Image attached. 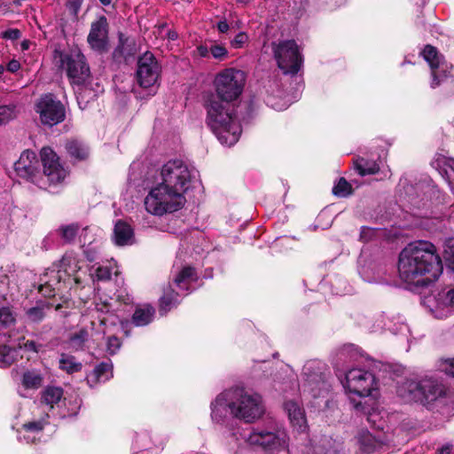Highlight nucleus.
I'll use <instances>...</instances> for the list:
<instances>
[{
	"mask_svg": "<svg viewBox=\"0 0 454 454\" xmlns=\"http://www.w3.org/2000/svg\"><path fill=\"white\" fill-rule=\"evenodd\" d=\"M442 265L434 244L419 240L405 247L399 254L398 273L402 280L425 286L438 278Z\"/></svg>",
	"mask_w": 454,
	"mask_h": 454,
	"instance_id": "f257e3e1",
	"label": "nucleus"
},
{
	"mask_svg": "<svg viewBox=\"0 0 454 454\" xmlns=\"http://www.w3.org/2000/svg\"><path fill=\"white\" fill-rule=\"evenodd\" d=\"M262 413L261 396L242 387L225 390L211 403V418L216 423L223 422L229 415L253 422Z\"/></svg>",
	"mask_w": 454,
	"mask_h": 454,
	"instance_id": "f03ea898",
	"label": "nucleus"
},
{
	"mask_svg": "<svg viewBox=\"0 0 454 454\" xmlns=\"http://www.w3.org/2000/svg\"><path fill=\"white\" fill-rule=\"evenodd\" d=\"M41 158L43 166L42 174L35 153L29 150L24 151L14 163L17 175L41 188L44 185L43 178H46L50 184L62 183L67 172L59 163L57 154L51 148L44 147L41 150Z\"/></svg>",
	"mask_w": 454,
	"mask_h": 454,
	"instance_id": "7ed1b4c3",
	"label": "nucleus"
},
{
	"mask_svg": "<svg viewBox=\"0 0 454 454\" xmlns=\"http://www.w3.org/2000/svg\"><path fill=\"white\" fill-rule=\"evenodd\" d=\"M206 122L222 145H235L241 134V127L228 102L210 95L205 102Z\"/></svg>",
	"mask_w": 454,
	"mask_h": 454,
	"instance_id": "20e7f679",
	"label": "nucleus"
},
{
	"mask_svg": "<svg viewBox=\"0 0 454 454\" xmlns=\"http://www.w3.org/2000/svg\"><path fill=\"white\" fill-rule=\"evenodd\" d=\"M184 193L166 184L159 183L145 199V209L154 215H162L179 210L185 204Z\"/></svg>",
	"mask_w": 454,
	"mask_h": 454,
	"instance_id": "39448f33",
	"label": "nucleus"
},
{
	"mask_svg": "<svg viewBox=\"0 0 454 454\" xmlns=\"http://www.w3.org/2000/svg\"><path fill=\"white\" fill-rule=\"evenodd\" d=\"M54 60L60 69L66 71L70 82L74 85H83L90 77L86 58L78 48L63 51H55Z\"/></svg>",
	"mask_w": 454,
	"mask_h": 454,
	"instance_id": "423d86ee",
	"label": "nucleus"
},
{
	"mask_svg": "<svg viewBox=\"0 0 454 454\" xmlns=\"http://www.w3.org/2000/svg\"><path fill=\"white\" fill-rule=\"evenodd\" d=\"M442 387L432 378H423L419 380L407 379L397 387V395L405 402H416L423 404L435 400L442 395Z\"/></svg>",
	"mask_w": 454,
	"mask_h": 454,
	"instance_id": "0eeeda50",
	"label": "nucleus"
},
{
	"mask_svg": "<svg viewBox=\"0 0 454 454\" xmlns=\"http://www.w3.org/2000/svg\"><path fill=\"white\" fill-rule=\"evenodd\" d=\"M246 74L236 68H225L218 73L214 81L215 97L225 102L239 98L246 84Z\"/></svg>",
	"mask_w": 454,
	"mask_h": 454,
	"instance_id": "6e6552de",
	"label": "nucleus"
},
{
	"mask_svg": "<svg viewBox=\"0 0 454 454\" xmlns=\"http://www.w3.org/2000/svg\"><path fill=\"white\" fill-rule=\"evenodd\" d=\"M326 365L317 360L308 361L302 369L301 390L314 398L324 396L330 389Z\"/></svg>",
	"mask_w": 454,
	"mask_h": 454,
	"instance_id": "1a4fd4ad",
	"label": "nucleus"
},
{
	"mask_svg": "<svg viewBox=\"0 0 454 454\" xmlns=\"http://www.w3.org/2000/svg\"><path fill=\"white\" fill-rule=\"evenodd\" d=\"M197 176V170L181 160H168L160 170V183L185 193Z\"/></svg>",
	"mask_w": 454,
	"mask_h": 454,
	"instance_id": "9d476101",
	"label": "nucleus"
},
{
	"mask_svg": "<svg viewBox=\"0 0 454 454\" xmlns=\"http://www.w3.org/2000/svg\"><path fill=\"white\" fill-rule=\"evenodd\" d=\"M274 57L278 67L285 74H295L301 66V57L298 46L294 40H286L272 43Z\"/></svg>",
	"mask_w": 454,
	"mask_h": 454,
	"instance_id": "9b49d317",
	"label": "nucleus"
},
{
	"mask_svg": "<svg viewBox=\"0 0 454 454\" xmlns=\"http://www.w3.org/2000/svg\"><path fill=\"white\" fill-rule=\"evenodd\" d=\"M250 445L260 446L268 450L286 449L288 445V435L285 429L278 428L274 431L253 430L245 436Z\"/></svg>",
	"mask_w": 454,
	"mask_h": 454,
	"instance_id": "f8f14e48",
	"label": "nucleus"
},
{
	"mask_svg": "<svg viewBox=\"0 0 454 454\" xmlns=\"http://www.w3.org/2000/svg\"><path fill=\"white\" fill-rule=\"evenodd\" d=\"M160 74V66L153 54L145 52L137 61V80L140 87L150 89L151 92L155 93Z\"/></svg>",
	"mask_w": 454,
	"mask_h": 454,
	"instance_id": "ddd939ff",
	"label": "nucleus"
},
{
	"mask_svg": "<svg viewBox=\"0 0 454 454\" xmlns=\"http://www.w3.org/2000/svg\"><path fill=\"white\" fill-rule=\"evenodd\" d=\"M344 387L349 392L359 397L368 396L376 388L374 375L365 370L355 368L346 374Z\"/></svg>",
	"mask_w": 454,
	"mask_h": 454,
	"instance_id": "4468645a",
	"label": "nucleus"
},
{
	"mask_svg": "<svg viewBox=\"0 0 454 454\" xmlns=\"http://www.w3.org/2000/svg\"><path fill=\"white\" fill-rule=\"evenodd\" d=\"M35 112L43 124L54 126L65 119V108L51 94L42 96L35 104Z\"/></svg>",
	"mask_w": 454,
	"mask_h": 454,
	"instance_id": "2eb2a0df",
	"label": "nucleus"
},
{
	"mask_svg": "<svg viewBox=\"0 0 454 454\" xmlns=\"http://www.w3.org/2000/svg\"><path fill=\"white\" fill-rule=\"evenodd\" d=\"M107 39L108 22L105 16H100L91 23L87 40L93 50L104 51L106 50Z\"/></svg>",
	"mask_w": 454,
	"mask_h": 454,
	"instance_id": "dca6fc26",
	"label": "nucleus"
},
{
	"mask_svg": "<svg viewBox=\"0 0 454 454\" xmlns=\"http://www.w3.org/2000/svg\"><path fill=\"white\" fill-rule=\"evenodd\" d=\"M434 317L444 319L454 313V288L448 292L439 293L434 297V305L431 308Z\"/></svg>",
	"mask_w": 454,
	"mask_h": 454,
	"instance_id": "f3484780",
	"label": "nucleus"
},
{
	"mask_svg": "<svg viewBox=\"0 0 454 454\" xmlns=\"http://www.w3.org/2000/svg\"><path fill=\"white\" fill-rule=\"evenodd\" d=\"M44 278H42L43 284L41 286L40 291L45 295L54 296L55 291L60 290L61 281L66 282V277L55 267V265L49 269L44 274Z\"/></svg>",
	"mask_w": 454,
	"mask_h": 454,
	"instance_id": "a211bd4d",
	"label": "nucleus"
},
{
	"mask_svg": "<svg viewBox=\"0 0 454 454\" xmlns=\"http://www.w3.org/2000/svg\"><path fill=\"white\" fill-rule=\"evenodd\" d=\"M284 407L293 427L299 432H304L307 420L303 409L294 401L286 402Z\"/></svg>",
	"mask_w": 454,
	"mask_h": 454,
	"instance_id": "6ab92c4d",
	"label": "nucleus"
},
{
	"mask_svg": "<svg viewBox=\"0 0 454 454\" xmlns=\"http://www.w3.org/2000/svg\"><path fill=\"white\" fill-rule=\"evenodd\" d=\"M114 241L117 246H129L134 242V231L129 224L118 221L114 230Z\"/></svg>",
	"mask_w": 454,
	"mask_h": 454,
	"instance_id": "aec40b11",
	"label": "nucleus"
},
{
	"mask_svg": "<svg viewBox=\"0 0 454 454\" xmlns=\"http://www.w3.org/2000/svg\"><path fill=\"white\" fill-rule=\"evenodd\" d=\"M55 267L69 280L71 277L74 276L80 270V261L77 256L73 253H67Z\"/></svg>",
	"mask_w": 454,
	"mask_h": 454,
	"instance_id": "412c9836",
	"label": "nucleus"
},
{
	"mask_svg": "<svg viewBox=\"0 0 454 454\" xmlns=\"http://www.w3.org/2000/svg\"><path fill=\"white\" fill-rule=\"evenodd\" d=\"M90 334L87 328H80L70 333L67 340V347L73 351L83 350L90 340Z\"/></svg>",
	"mask_w": 454,
	"mask_h": 454,
	"instance_id": "4be33fe9",
	"label": "nucleus"
},
{
	"mask_svg": "<svg viewBox=\"0 0 454 454\" xmlns=\"http://www.w3.org/2000/svg\"><path fill=\"white\" fill-rule=\"evenodd\" d=\"M440 175L448 182L450 187L454 192V160L439 158L436 160Z\"/></svg>",
	"mask_w": 454,
	"mask_h": 454,
	"instance_id": "5701e85b",
	"label": "nucleus"
},
{
	"mask_svg": "<svg viewBox=\"0 0 454 454\" xmlns=\"http://www.w3.org/2000/svg\"><path fill=\"white\" fill-rule=\"evenodd\" d=\"M154 313V309L150 305L137 308L132 317L133 323L137 326L146 325L153 320Z\"/></svg>",
	"mask_w": 454,
	"mask_h": 454,
	"instance_id": "b1692460",
	"label": "nucleus"
},
{
	"mask_svg": "<svg viewBox=\"0 0 454 454\" xmlns=\"http://www.w3.org/2000/svg\"><path fill=\"white\" fill-rule=\"evenodd\" d=\"M66 148L69 155L75 160H82L89 155L88 147L83 143L77 140L67 142Z\"/></svg>",
	"mask_w": 454,
	"mask_h": 454,
	"instance_id": "393cba45",
	"label": "nucleus"
},
{
	"mask_svg": "<svg viewBox=\"0 0 454 454\" xmlns=\"http://www.w3.org/2000/svg\"><path fill=\"white\" fill-rule=\"evenodd\" d=\"M113 365L110 363H101L92 372L90 380L94 382H105L113 377Z\"/></svg>",
	"mask_w": 454,
	"mask_h": 454,
	"instance_id": "a878e982",
	"label": "nucleus"
},
{
	"mask_svg": "<svg viewBox=\"0 0 454 454\" xmlns=\"http://www.w3.org/2000/svg\"><path fill=\"white\" fill-rule=\"evenodd\" d=\"M63 396V390L57 387H48L42 393V403L53 408L54 404L58 403Z\"/></svg>",
	"mask_w": 454,
	"mask_h": 454,
	"instance_id": "bb28decb",
	"label": "nucleus"
},
{
	"mask_svg": "<svg viewBox=\"0 0 454 454\" xmlns=\"http://www.w3.org/2000/svg\"><path fill=\"white\" fill-rule=\"evenodd\" d=\"M355 168L361 176L373 175L379 172L380 166L374 160L358 158L355 161Z\"/></svg>",
	"mask_w": 454,
	"mask_h": 454,
	"instance_id": "cd10ccee",
	"label": "nucleus"
},
{
	"mask_svg": "<svg viewBox=\"0 0 454 454\" xmlns=\"http://www.w3.org/2000/svg\"><path fill=\"white\" fill-rule=\"evenodd\" d=\"M177 303V293L172 289L165 291L163 296L160 298V313L161 315L166 314L173 307L176 306Z\"/></svg>",
	"mask_w": 454,
	"mask_h": 454,
	"instance_id": "c85d7f7f",
	"label": "nucleus"
},
{
	"mask_svg": "<svg viewBox=\"0 0 454 454\" xmlns=\"http://www.w3.org/2000/svg\"><path fill=\"white\" fill-rule=\"evenodd\" d=\"M20 113V107L17 104L0 106V125L14 120Z\"/></svg>",
	"mask_w": 454,
	"mask_h": 454,
	"instance_id": "c756f323",
	"label": "nucleus"
},
{
	"mask_svg": "<svg viewBox=\"0 0 454 454\" xmlns=\"http://www.w3.org/2000/svg\"><path fill=\"white\" fill-rule=\"evenodd\" d=\"M82 364L77 362L73 356L62 354L59 359V368L67 373L77 372L82 370Z\"/></svg>",
	"mask_w": 454,
	"mask_h": 454,
	"instance_id": "7c9ffc66",
	"label": "nucleus"
},
{
	"mask_svg": "<svg viewBox=\"0 0 454 454\" xmlns=\"http://www.w3.org/2000/svg\"><path fill=\"white\" fill-rule=\"evenodd\" d=\"M358 442L365 452L373 451L380 445L378 440L368 431H361L359 433Z\"/></svg>",
	"mask_w": 454,
	"mask_h": 454,
	"instance_id": "2f4dec72",
	"label": "nucleus"
},
{
	"mask_svg": "<svg viewBox=\"0 0 454 454\" xmlns=\"http://www.w3.org/2000/svg\"><path fill=\"white\" fill-rule=\"evenodd\" d=\"M48 310H50V307L46 304H42L28 309L26 311V316L29 322L37 324L46 317Z\"/></svg>",
	"mask_w": 454,
	"mask_h": 454,
	"instance_id": "473e14b6",
	"label": "nucleus"
},
{
	"mask_svg": "<svg viewBox=\"0 0 454 454\" xmlns=\"http://www.w3.org/2000/svg\"><path fill=\"white\" fill-rule=\"evenodd\" d=\"M43 378L36 371H27L22 377V384L26 388H38L41 387Z\"/></svg>",
	"mask_w": 454,
	"mask_h": 454,
	"instance_id": "72a5a7b5",
	"label": "nucleus"
},
{
	"mask_svg": "<svg viewBox=\"0 0 454 454\" xmlns=\"http://www.w3.org/2000/svg\"><path fill=\"white\" fill-rule=\"evenodd\" d=\"M425 60L429 64L432 70L436 69L440 66L441 56H439L436 49L431 45H427L422 51Z\"/></svg>",
	"mask_w": 454,
	"mask_h": 454,
	"instance_id": "f704fd0d",
	"label": "nucleus"
},
{
	"mask_svg": "<svg viewBox=\"0 0 454 454\" xmlns=\"http://www.w3.org/2000/svg\"><path fill=\"white\" fill-rule=\"evenodd\" d=\"M78 231L79 226L77 223L62 225L59 229V235L66 243L73 242L78 233Z\"/></svg>",
	"mask_w": 454,
	"mask_h": 454,
	"instance_id": "c9c22d12",
	"label": "nucleus"
},
{
	"mask_svg": "<svg viewBox=\"0 0 454 454\" xmlns=\"http://www.w3.org/2000/svg\"><path fill=\"white\" fill-rule=\"evenodd\" d=\"M16 350L7 345H0V367L10 366L15 359Z\"/></svg>",
	"mask_w": 454,
	"mask_h": 454,
	"instance_id": "e433bc0d",
	"label": "nucleus"
},
{
	"mask_svg": "<svg viewBox=\"0 0 454 454\" xmlns=\"http://www.w3.org/2000/svg\"><path fill=\"white\" fill-rule=\"evenodd\" d=\"M443 256L448 262L449 269L454 273V237L445 240Z\"/></svg>",
	"mask_w": 454,
	"mask_h": 454,
	"instance_id": "4c0bfd02",
	"label": "nucleus"
},
{
	"mask_svg": "<svg viewBox=\"0 0 454 454\" xmlns=\"http://www.w3.org/2000/svg\"><path fill=\"white\" fill-rule=\"evenodd\" d=\"M193 275L194 270L192 267H184L176 277L175 283L180 289H186V286Z\"/></svg>",
	"mask_w": 454,
	"mask_h": 454,
	"instance_id": "58836bf2",
	"label": "nucleus"
},
{
	"mask_svg": "<svg viewBox=\"0 0 454 454\" xmlns=\"http://www.w3.org/2000/svg\"><path fill=\"white\" fill-rule=\"evenodd\" d=\"M103 333L105 335H107L106 337V351L110 355H114L116 352L120 349L121 346V342L120 339L115 336V334H110L111 331L110 329H105L103 331Z\"/></svg>",
	"mask_w": 454,
	"mask_h": 454,
	"instance_id": "ea45409f",
	"label": "nucleus"
},
{
	"mask_svg": "<svg viewBox=\"0 0 454 454\" xmlns=\"http://www.w3.org/2000/svg\"><path fill=\"white\" fill-rule=\"evenodd\" d=\"M352 187L350 184L343 177L340 178L338 183L333 186V192L338 197H347L351 194Z\"/></svg>",
	"mask_w": 454,
	"mask_h": 454,
	"instance_id": "a19ab883",
	"label": "nucleus"
},
{
	"mask_svg": "<svg viewBox=\"0 0 454 454\" xmlns=\"http://www.w3.org/2000/svg\"><path fill=\"white\" fill-rule=\"evenodd\" d=\"M94 231L95 229H91L90 227H85L82 230L79 234V242L82 247H85L86 245L90 246L96 242L97 233Z\"/></svg>",
	"mask_w": 454,
	"mask_h": 454,
	"instance_id": "79ce46f5",
	"label": "nucleus"
},
{
	"mask_svg": "<svg viewBox=\"0 0 454 454\" xmlns=\"http://www.w3.org/2000/svg\"><path fill=\"white\" fill-rule=\"evenodd\" d=\"M44 424L43 420L28 422L22 426V429L27 434H39L43 429Z\"/></svg>",
	"mask_w": 454,
	"mask_h": 454,
	"instance_id": "37998d69",
	"label": "nucleus"
},
{
	"mask_svg": "<svg viewBox=\"0 0 454 454\" xmlns=\"http://www.w3.org/2000/svg\"><path fill=\"white\" fill-rule=\"evenodd\" d=\"M210 54L218 60H223L227 55V49L222 45L217 43H211L210 45Z\"/></svg>",
	"mask_w": 454,
	"mask_h": 454,
	"instance_id": "c03bdc74",
	"label": "nucleus"
},
{
	"mask_svg": "<svg viewBox=\"0 0 454 454\" xmlns=\"http://www.w3.org/2000/svg\"><path fill=\"white\" fill-rule=\"evenodd\" d=\"M302 454H335L333 450H325L321 445L309 443L302 450Z\"/></svg>",
	"mask_w": 454,
	"mask_h": 454,
	"instance_id": "a18cd8bd",
	"label": "nucleus"
},
{
	"mask_svg": "<svg viewBox=\"0 0 454 454\" xmlns=\"http://www.w3.org/2000/svg\"><path fill=\"white\" fill-rule=\"evenodd\" d=\"M248 36L245 33L238 34L235 38L231 41V45L234 48H241L247 42Z\"/></svg>",
	"mask_w": 454,
	"mask_h": 454,
	"instance_id": "49530a36",
	"label": "nucleus"
},
{
	"mask_svg": "<svg viewBox=\"0 0 454 454\" xmlns=\"http://www.w3.org/2000/svg\"><path fill=\"white\" fill-rule=\"evenodd\" d=\"M2 312L3 313L1 315L0 324L4 325H8L14 321V317L12 316L9 309L3 308Z\"/></svg>",
	"mask_w": 454,
	"mask_h": 454,
	"instance_id": "de8ad7c7",
	"label": "nucleus"
},
{
	"mask_svg": "<svg viewBox=\"0 0 454 454\" xmlns=\"http://www.w3.org/2000/svg\"><path fill=\"white\" fill-rule=\"evenodd\" d=\"M95 276L98 280H107L111 277V272L106 267H98L96 270Z\"/></svg>",
	"mask_w": 454,
	"mask_h": 454,
	"instance_id": "09e8293b",
	"label": "nucleus"
},
{
	"mask_svg": "<svg viewBox=\"0 0 454 454\" xmlns=\"http://www.w3.org/2000/svg\"><path fill=\"white\" fill-rule=\"evenodd\" d=\"M19 347H20V348H23L26 350L37 353L42 346L37 345L34 340H27L23 343H19Z\"/></svg>",
	"mask_w": 454,
	"mask_h": 454,
	"instance_id": "8fccbe9b",
	"label": "nucleus"
},
{
	"mask_svg": "<svg viewBox=\"0 0 454 454\" xmlns=\"http://www.w3.org/2000/svg\"><path fill=\"white\" fill-rule=\"evenodd\" d=\"M442 370L454 377V358L446 359L442 364Z\"/></svg>",
	"mask_w": 454,
	"mask_h": 454,
	"instance_id": "3c124183",
	"label": "nucleus"
},
{
	"mask_svg": "<svg viewBox=\"0 0 454 454\" xmlns=\"http://www.w3.org/2000/svg\"><path fill=\"white\" fill-rule=\"evenodd\" d=\"M4 39L16 40L20 37V31L17 28H11L2 33Z\"/></svg>",
	"mask_w": 454,
	"mask_h": 454,
	"instance_id": "603ef678",
	"label": "nucleus"
},
{
	"mask_svg": "<svg viewBox=\"0 0 454 454\" xmlns=\"http://www.w3.org/2000/svg\"><path fill=\"white\" fill-rule=\"evenodd\" d=\"M83 0H68L67 6L74 14H77Z\"/></svg>",
	"mask_w": 454,
	"mask_h": 454,
	"instance_id": "864d4df0",
	"label": "nucleus"
},
{
	"mask_svg": "<svg viewBox=\"0 0 454 454\" xmlns=\"http://www.w3.org/2000/svg\"><path fill=\"white\" fill-rule=\"evenodd\" d=\"M373 231L368 227H363L360 233V239L366 242L371 239V236L372 235Z\"/></svg>",
	"mask_w": 454,
	"mask_h": 454,
	"instance_id": "5fc2aeb1",
	"label": "nucleus"
},
{
	"mask_svg": "<svg viewBox=\"0 0 454 454\" xmlns=\"http://www.w3.org/2000/svg\"><path fill=\"white\" fill-rule=\"evenodd\" d=\"M442 75L439 74L435 69L432 70V82L431 87L435 88L440 85Z\"/></svg>",
	"mask_w": 454,
	"mask_h": 454,
	"instance_id": "6e6d98bb",
	"label": "nucleus"
},
{
	"mask_svg": "<svg viewBox=\"0 0 454 454\" xmlns=\"http://www.w3.org/2000/svg\"><path fill=\"white\" fill-rule=\"evenodd\" d=\"M111 308H112L111 304H109L108 302H106V301L98 302L96 304L97 310L101 313H108Z\"/></svg>",
	"mask_w": 454,
	"mask_h": 454,
	"instance_id": "4d7b16f0",
	"label": "nucleus"
},
{
	"mask_svg": "<svg viewBox=\"0 0 454 454\" xmlns=\"http://www.w3.org/2000/svg\"><path fill=\"white\" fill-rule=\"evenodd\" d=\"M197 51L200 57L206 58L208 57V55L210 54V46L207 47V45H200L197 48Z\"/></svg>",
	"mask_w": 454,
	"mask_h": 454,
	"instance_id": "13d9d810",
	"label": "nucleus"
},
{
	"mask_svg": "<svg viewBox=\"0 0 454 454\" xmlns=\"http://www.w3.org/2000/svg\"><path fill=\"white\" fill-rule=\"evenodd\" d=\"M20 62L16 59L11 60L7 65V69L12 73L18 71L20 69Z\"/></svg>",
	"mask_w": 454,
	"mask_h": 454,
	"instance_id": "bf43d9fd",
	"label": "nucleus"
},
{
	"mask_svg": "<svg viewBox=\"0 0 454 454\" xmlns=\"http://www.w3.org/2000/svg\"><path fill=\"white\" fill-rule=\"evenodd\" d=\"M36 435L35 434H27L23 431V434L20 435V438H23L26 442L30 443L35 442Z\"/></svg>",
	"mask_w": 454,
	"mask_h": 454,
	"instance_id": "052dcab7",
	"label": "nucleus"
},
{
	"mask_svg": "<svg viewBox=\"0 0 454 454\" xmlns=\"http://www.w3.org/2000/svg\"><path fill=\"white\" fill-rule=\"evenodd\" d=\"M84 254H85L87 259L90 262H93L96 259V250H95V248L85 249L84 250Z\"/></svg>",
	"mask_w": 454,
	"mask_h": 454,
	"instance_id": "680f3d73",
	"label": "nucleus"
},
{
	"mask_svg": "<svg viewBox=\"0 0 454 454\" xmlns=\"http://www.w3.org/2000/svg\"><path fill=\"white\" fill-rule=\"evenodd\" d=\"M217 27H218L220 32L225 33L229 29V25H228V23L226 21H220L218 23V25H217Z\"/></svg>",
	"mask_w": 454,
	"mask_h": 454,
	"instance_id": "e2e57ef3",
	"label": "nucleus"
},
{
	"mask_svg": "<svg viewBox=\"0 0 454 454\" xmlns=\"http://www.w3.org/2000/svg\"><path fill=\"white\" fill-rule=\"evenodd\" d=\"M351 402L353 403V405H354V408L357 411H364V406L362 405V403L361 402H356L355 399H351Z\"/></svg>",
	"mask_w": 454,
	"mask_h": 454,
	"instance_id": "0e129e2a",
	"label": "nucleus"
},
{
	"mask_svg": "<svg viewBox=\"0 0 454 454\" xmlns=\"http://www.w3.org/2000/svg\"><path fill=\"white\" fill-rule=\"evenodd\" d=\"M451 452V447L450 446H444L442 447L438 454H450Z\"/></svg>",
	"mask_w": 454,
	"mask_h": 454,
	"instance_id": "69168bd1",
	"label": "nucleus"
},
{
	"mask_svg": "<svg viewBox=\"0 0 454 454\" xmlns=\"http://www.w3.org/2000/svg\"><path fill=\"white\" fill-rule=\"evenodd\" d=\"M168 37L169 40H176L177 38V33L176 31H169L168 33Z\"/></svg>",
	"mask_w": 454,
	"mask_h": 454,
	"instance_id": "338daca9",
	"label": "nucleus"
},
{
	"mask_svg": "<svg viewBox=\"0 0 454 454\" xmlns=\"http://www.w3.org/2000/svg\"><path fill=\"white\" fill-rule=\"evenodd\" d=\"M99 2H100L103 5H105V6H108V5H110V4H111L112 0H99Z\"/></svg>",
	"mask_w": 454,
	"mask_h": 454,
	"instance_id": "774afa93",
	"label": "nucleus"
}]
</instances>
